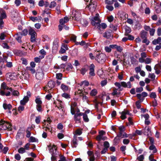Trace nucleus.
<instances>
[{
    "mask_svg": "<svg viewBox=\"0 0 161 161\" xmlns=\"http://www.w3.org/2000/svg\"><path fill=\"white\" fill-rule=\"evenodd\" d=\"M29 34L31 35V42L36 41V33L35 30L30 28L29 30Z\"/></svg>",
    "mask_w": 161,
    "mask_h": 161,
    "instance_id": "obj_4",
    "label": "nucleus"
},
{
    "mask_svg": "<svg viewBox=\"0 0 161 161\" xmlns=\"http://www.w3.org/2000/svg\"><path fill=\"white\" fill-rule=\"evenodd\" d=\"M152 43L154 45L161 44V37H159L157 39L154 40L152 42Z\"/></svg>",
    "mask_w": 161,
    "mask_h": 161,
    "instance_id": "obj_22",
    "label": "nucleus"
},
{
    "mask_svg": "<svg viewBox=\"0 0 161 161\" xmlns=\"http://www.w3.org/2000/svg\"><path fill=\"white\" fill-rule=\"evenodd\" d=\"M94 3V2H93L92 0H90L89 4L90 10L92 12L94 11L96 8V5Z\"/></svg>",
    "mask_w": 161,
    "mask_h": 161,
    "instance_id": "obj_11",
    "label": "nucleus"
},
{
    "mask_svg": "<svg viewBox=\"0 0 161 161\" xmlns=\"http://www.w3.org/2000/svg\"><path fill=\"white\" fill-rule=\"evenodd\" d=\"M28 31L27 29H25L22 32L21 34V35H23L24 36H26L28 34Z\"/></svg>",
    "mask_w": 161,
    "mask_h": 161,
    "instance_id": "obj_50",
    "label": "nucleus"
},
{
    "mask_svg": "<svg viewBox=\"0 0 161 161\" xmlns=\"http://www.w3.org/2000/svg\"><path fill=\"white\" fill-rule=\"evenodd\" d=\"M80 16V14L79 12L75 11L73 12L72 17L73 19L75 20H78Z\"/></svg>",
    "mask_w": 161,
    "mask_h": 161,
    "instance_id": "obj_9",
    "label": "nucleus"
},
{
    "mask_svg": "<svg viewBox=\"0 0 161 161\" xmlns=\"http://www.w3.org/2000/svg\"><path fill=\"white\" fill-rule=\"evenodd\" d=\"M96 139L98 141H104L107 139V137L104 136H97L96 137Z\"/></svg>",
    "mask_w": 161,
    "mask_h": 161,
    "instance_id": "obj_26",
    "label": "nucleus"
},
{
    "mask_svg": "<svg viewBox=\"0 0 161 161\" xmlns=\"http://www.w3.org/2000/svg\"><path fill=\"white\" fill-rule=\"evenodd\" d=\"M135 70L136 73H138L140 72L141 70V67L140 66L136 67L135 68Z\"/></svg>",
    "mask_w": 161,
    "mask_h": 161,
    "instance_id": "obj_59",
    "label": "nucleus"
},
{
    "mask_svg": "<svg viewBox=\"0 0 161 161\" xmlns=\"http://www.w3.org/2000/svg\"><path fill=\"white\" fill-rule=\"evenodd\" d=\"M152 60V59L147 58L144 60V62H145L146 64H149L151 62Z\"/></svg>",
    "mask_w": 161,
    "mask_h": 161,
    "instance_id": "obj_36",
    "label": "nucleus"
},
{
    "mask_svg": "<svg viewBox=\"0 0 161 161\" xmlns=\"http://www.w3.org/2000/svg\"><path fill=\"white\" fill-rule=\"evenodd\" d=\"M82 133L81 130L80 129H77L75 131V134L78 135H80Z\"/></svg>",
    "mask_w": 161,
    "mask_h": 161,
    "instance_id": "obj_55",
    "label": "nucleus"
},
{
    "mask_svg": "<svg viewBox=\"0 0 161 161\" xmlns=\"http://www.w3.org/2000/svg\"><path fill=\"white\" fill-rule=\"evenodd\" d=\"M95 66L93 64H92L89 66V75L90 76H94L95 73H94Z\"/></svg>",
    "mask_w": 161,
    "mask_h": 161,
    "instance_id": "obj_13",
    "label": "nucleus"
},
{
    "mask_svg": "<svg viewBox=\"0 0 161 161\" xmlns=\"http://www.w3.org/2000/svg\"><path fill=\"white\" fill-rule=\"evenodd\" d=\"M149 159L150 161H157L156 159H154V156L153 154H151L150 155Z\"/></svg>",
    "mask_w": 161,
    "mask_h": 161,
    "instance_id": "obj_63",
    "label": "nucleus"
},
{
    "mask_svg": "<svg viewBox=\"0 0 161 161\" xmlns=\"http://www.w3.org/2000/svg\"><path fill=\"white\" fill-rule=\"evenodd\" d=\"M6 122L5 121L1 120L0 121V130H7V127H6Z\"/></svg>",
    "mask_w": 161,
    "mask_h": 161,
    "instance_id": "obj_12",
    "label": "nucleus"
},
{
    "mask_svg": "<svg viewBox=\"0 0 161 161\" xmlns=\"http://www.w3.org/2000/svg\"><path fill=\"white\" fill-rule=\"evenodd\" d=\"M54 103L55 104H57V105H55V106L57 107L59 109H60L62 108V101H58L56 102H55Z\"/></svg>",
    "mask_w": 161,
    "mask_h": 161,
    "instance_id": "obj_23",
    "label": "nucleus"
},
{
    "mask_svg": "<svg viewBox=\"0 0 161 161\" xmlns=\"http://www.w3.org/2000/svg\"><path fill=\"white\" fill-rule=\"evenodd\" d=\"M82 115V113H76L74 115V120L76 123H80L81 117L80 116Z\"/></svg>",
    "mask_w": 161,
    "mask_h": 161,
    "instance_id": "obj_10",
    "label": "nucleus"
},
{
    "mask_svg": "<svg viewBox=\"0 0 161 161\" xmlns=\"http://www.w3.org/2000/svg\"><path fill=\"white\" fill-rule=\"evenodd\" d=\"M0 19H5L7 17L5 11L2 9H0Z\"/></svg>",
    "mask_w": 161,
    "mask_h": 161,
    "instance_id": "obj_17",
    "label": "nucleus"
},
{
    "mask_svg": "<svg viewBox=\"0 0 161 161\" xmlns=\"http://www.w3.org/2000/svg\"><path fill=\"white\" fill-rule=\"evenodd\" d=\"M30 18L31 19V20L33 22H35L38 21V19L37 17H30Z\"/></svg>",
    "mask_w": 161,
    "mask_h": 161,
    "instance_id": "obj_54",
    "label": "nucleus"
},
{
    "mask_svg": "<svg viewBox=\"0 0 161 161\" xmlns=\"http://www.w3.org/2000/svg\"><path fill=\"white\" fill-rule=\"evenodd\" d=\"M116 49L117 51L121 53L123 49L122 47L120 46H118L117 45Z\"/></svg>",
    "mask_w": 161,
    "mask_h": 161,
    "instance_id": "obj_56",
    "label": "nucleus"
},
{
    "mask_svg": "<svg viewBox=\"0 0 161 161\" xmlns=\"http://www.w3.org/2000/svg\"><path fill=\"white\" fill-rule=\"evenodd\" d=\"M144 156L142 155H140L137 158V159L139 161H144Z\"/></svg>",
    "mask_w": 161,
    "mask_h": 161,
    "instance_id": "obj_52",
    "label": "nucleus"
},
{
    "mask_svg": "<svg viewBox=\"0 0 161 161\" xmlns=\"http://www.w3.org/2000/svg\"><path fill=\"white\" fill-rule=\"evenodd\" d=\"M119 134L117 135V136L115 137L114 139V141L115 142L117 140H119L118 137H121L122 138H123L124 137H128L127 134L124 132L125 129L124 126H120L119 127Z\"/></svg>",
    "mask_w": 161,
    "mask_h": 161,
    "instance_id": "obj_2",
    "label": "nucleus"
},
{
    "mask_svg": "<svg viewBox=\"0 0 161 161\" xmlns=\"http://www.w3.org/2000/svg\"><path fill=\"white\" fill-rule=\"evenodd\" d=\"M1 89L3 90L5 89L8 90L9 87L7 86L6 83L3 82L1 84Z\"/></svg>",
    "mask_w": 161,
    "mask_h": 161,
    "instance_id": "obj_29",
    "label": "nucleus"
},
{
    "mask_svg": "<svg viewBox=\"0 0 161 161\" xmlns=\"http://www.w3.org/2000/svg\"><path fill=\"white\" fill-rule=\"evenodd\" d=\"M44 76V73L42 69L40 68H39L37 70L36 73V78L39 80L43 79Z\"/></svg>",
    "mask_w": 161,
    "mask_h": 161,
    "instance_id": "obj_5",
    "label": "nucleus"
},
{
    "mask_svg": "<svg viewBox=\"0 0 161 161\" xmlns=\"http://www.w3.org/2000/svg\"><path fill=\"white\" fill-rule=\"evenodd\" d=\"M72 142L74 147H76L78 144L77 142V139L76 138H74Z\"/></svg>",
    "mask_w": 161,
    "mask_h": 161,
    "instance_id": "obj_45",
    "label": "nucleus"
},
{
    "mask_svg": "<svg viewBox=\"0 0 161 161\" xmlns=\"http://www.w3.org/2000/svg\"><path fill=\"white\" fill-rule=\"evenodd\" d=\"M150 35L151 36H153L155 31L154 29L151 28L149 31Z\"/></svg>",
    "mask_w": 161,
    "mask_h": 161,
    "instance_id": "obj_40",
    "label": "nucleus"
},
{
    "mask_svg": "<svg viewBox=\"0 0 161 161\" xmlns=\"http://www.w3.org/2000/svg\"><path fill=\"white\" fill-rule=\"evenodd\" d=\"M100 22L101 20L99 18V14H97L92 19L91 23L93 26H95L99 30L100 29L101 27L103 29H106L107 27V25L104 23H102L100 24Z\"/></svg>",
    "mask_w": 161,
    "mask_h": 161,
    "instance_id": "obj_1",
    "label": "nucleus"
},
{
    "mask_svg": "<svg viewBox=\"0 0 161 161\" xmlns=\"http://www.w3.org/2000/svg\"><path fill=\"white\" fill-rule=\"evenodd\" d=\"M106 60V56L103 53H100L97 52L95 56V60L98 63H103L105 62Z\"/></svg>",
    "mask_w": 161,
    "mask_h": 161,
    "instance_id": "obj_3",
    "label": "nucleus"
},
{
    "mask_svg": "<svg viewBox=\"0 0 161 161\" xmlns=\"http://www.w3.org/2000/svg\"><path fill=\"white\" fill-rule=\"evenodd\" d=\"M104 146L105 148L108 149L109 147V144L108 142L105 141L104 142Z\"/></svg>",
    "mask_w": 161,
    "mask_h": 161,
    "instance_id": "obj_60",
    "label": "nucleus"
},
{
    "mask_svg": "<svg viewBox=\"0 0 161 161\" xmlns=\"http://www.w3.org/2000/svg\"><path fill=\"white\" fill-rule=\"evenodd\" d=\"M3 107L5 109H8L9 110L11 109L12 108V106L10 104H7L6 103H4L3 104Z\"/></svg>",
    "mask_w": 161,
    "mask_h": 161,
    "instance_id": "obj_27",
    "label": "nucleus"
},
{
    "mask_svg": "<svg viewBox=\"0 0 161 161\" xmlns=\"http://www.w3.org/2000/svg\"><path fill=\"white\" fill-rule=\"evenodd\" d=\"M55 84V83L53 81H50L48 82L47 86L45 87L44 90L45 91L51 90L54 87Z\"/></svg>",
    "mask_w": 161,
    "mask_h": 161,
    "instance_id": "obj_7",
    "label": "nucleus"
},
{
    "mask_svg": "<svg viewBox=\"0 0 161 161\" xmlns=\"http://www.w3.org/2000/svg\"><path fill=\"white\" fill-rule=\"evenodd\" d=\"M125 36L128 35L131 31L130 28L128 27H126L125 28Z\"/></svg>",
    "mask_w": 161,
    "mask_h": 161,
    "instance_id": "obj_31",
    "label": "nucleus"
},
{
    "mask_svg": "<svg viewBox=\"0 0 161 161\" xmlns=\"http://www.w3.org/2000/svg\"><path fill=\"white\" fill-rule=\"evenodd\" d=\"M35 102L37 104V105H42V102L40 98H36L35 100Z\"/></svg>",
    "mask_w": 161,
    "mask_h": 161,
    "instance_id": "obj_39",
    "label": "nucleus"
},
{
    "mask_svg": "<svg viewBox=\"0 0 161 161\" xmlns=\"http://www.w3.org/2000/svg\"><path fill=\"white\" fill-rule=\"evenodd\" d=\"M87 70V69L86 68H83L80 70V73L82 75H84Z\"/></svg>",
    "mask_w": 161,
    "mask_h": 161,
    "instance_id": "obj_51",
    "label": "nucleus"
},
{
    "mask_svg": "<svg viewBox=\"0 0 161 161\" xmlns=\"http://www.w3.org/2000/svg\"><path fill=\"white\" fill-rule=\"evenodd\" d=\"M112 36L111 31H107L103 34V36L108 39L110 38Z\"/></svg>",
    "mask_w": 161,
    "mask_h": 161,
    "instance_id": "obj_19",
    "label": "nucleus"
},
{
    "mask_svg": "<svg viewBox=\"0 0 161 161\" xmlns=\"http://www.w3.org/2000/svg\"><path fill=\"white\" fill-rule=\"evenodd\" d=\"M36 108L37 110L39 112H41L42 111V105H37Z\"/></svg>",
    "mask_w": 161,
    "mask_h": 161,
    "instance_id": "obj_37",
    "label": "nucleus"
},
{
    "mask_svg": "<svg viewBox=\"0 0 161 161\" xmlns=\"http://www.w3.org/2000/svg\"><path fill=\"white\" fill-rule=\"evenodd\" d=\"M144 132L145 135H148L149 132H150L149 128H145L144 129Z\"/></svg>",
    "mask_w": 161,
    "mask_h": 161,
    "instance_id": "obj_46",
    "label": "nucleus"
},
{
    "mask_svg": "<svg viewBox=\"0 0 161 161\" xmlns=\"http://www.w3.org/2000/svg\"><path fill=\"white\" fill-rule=\"evenodd\" d=\"M149 147V149L150 150H153V153H155L157 152V149L155 148V146L153 145V144H151Z\"/></svg>",
    "mask_w": 161,
    "mask_h": 161,
    "instance_id": "obj_30",
    "label": "nucleus"
},
{
    "mask_svg": "<svg viewBox=\"0 0 161 161\" xmlns=\"http://www.w3.org/2000/svg\"><path fill=\"white\" fill-rule=\"evenodd\" d=\"M41 117L40 116H38L36 117L35 119L36 122L37 124H39L40 122Z\"/></svg>",
    "mask_w": 161,
    "mask_h": 161,
    "instance_id": "obj_53",
    "label": "nucleus"
},
{
    "mask_svg": "<svg viewBox=\"0 0 161 161\" xmlns=\"http://www.w3.org/2000/svg\"><path fill=\"white\" fill-rule=\"evenodd\" d=\"M141 57L139 59V61L140 63H143L144 58L147 57L146 53L145 52H142L141 53Z\"/></svg>",
    "mask_w": 161,
    "mask_h": 161,
    "instance_id": "obj_16",
    "label": "nucleus"
},
{
    "mask_svg": "<svg viewBox=\"0 0 161 161\" xmlns=\"http://www.w3.org/2000/svg\"><path fill=\"white\" fill-rule=\"evenodd\" d=\"M118 89L116 88H114L113 89V92L112 93L113 95H115L118 94Z\"/></svg>",
    "mask_w": 161,
    "mask_h": 161,
    "instance_id": "obj_58",
    "label": "nucleus"
},
{
    "mask_svg": "<svg viewBox=\"0 0 161 161\" xmlns=\"http://www.w3.org/2000/svg\"><path fill=\"white\" fill-rule=\"evenodd\" d=\"M22 36L21 33L19 32L15 35L16 39L20 43L22 42L21 40Z\"/></svg>",
    "mask_w": 161,
    "mask_h": 161,
    "instance_id": "obj_21",
    "label": "nucleus"
},
{
    "mask_svg": "<svg viewBox=\"0 0 161 161\" xmlns=\"http://www.w3.org/2000/svg\"><path fill=\"white\" fill-rule=\"evenodd\" d=\"M57 5L56 2L54 1H52L51 2L49 6L50 8H53L55 7Z\"/></svg>",
    "mask_w": 161,
    "mask_h": 161,
    "instance_id": "obj_35",
    "label": "nucleus"
},
{
    "mask_svg": "<svg viewBox=\"0 0 161 161\" xmlns=\"http://www.w3.org/2000/svg\"><path fill=\"white\" fill-rule=\"evenodd\" d=\"M44 5V1L43 0L40 1L38 3V5L40 7H42Z\"/></svg>",
    "mask_w": 161,
    "mask_h": 161,
    "instance_id": "obj_61",
    "label": "nucleus"
},
{
    "mask_svg": "<svg viewBox=\"0 0 161 161\" xmlns=\"http://www.w3.org/2000/svg\"><path fill=\"white\" fill-rule=\"evenodd\" d=\"M82 115L83 116L84 120L86 122H88L89 121V119L86 114L85 113H82Z\"/></svg>",
    "mask_w": 161,
    "mask_h": 161,
    "instance_id": "obj_32",
    "label": "nucleus"
},
{
    "mask_svg": "<svg viewBox=\"0 0 161 161\" xmlns=\"http://www.w3.org/2000/svg\"><path fill=\"white\" fill-rule=\"evenodd\" d=\"M82 92L83 91L81 90H79L75 92V95H79L80 96H82L83 95Z\"/></svg>",
    "mask_w": 161,
    "mask_h": 161,
    "instance_id": "obj_44",
    "label": "nucleus"
},
{
    "mask_svg": "<svg viewBox=\"0 0 161 161\" xmlns=\"http://www.w3.org/2000/svg\"><path fill=\"white\" fill-rule=\"evenodd\" d=\"M44 129H45V130L47 131V130L51 133H52V128L50 125V124L48 123H46L45 120H44Z\"/></svg>",
    "mask_w": 161,
    "mask_h": 161,
    "instance_id": "obj_8",
    "label": "nucleus"
},
{
    "mask_svg": "<svg viewBox=\"0 0 161 161\" xmlns=\"http://www.w3.org/2000/svg\"><path fill=\"white\" fill-rule=\"evenodd\" d=\"M6 124L7 125H6V127H7V130H12L11 125L10 123L6 122Z\"/></svg>",
    "mask_w": 161,
    "mask_h": 161,
    "instance_id": "obj_47",
    "label": "nucleus"
},
{
    "mask_svg": "<svg viewBox=\"0 0 161 161\" xmlns=\"http://www.w3.org/2000/svg\"><path fill=\"white\" fill-rule=\"evenodd\" d=\"M26 152V150L24 148L21 147L18 150V152L20 154H23Z\"/></svg>",
    "mask_w": 161,
    "mask_h": 161,
    "instance_id": "obj_34",
    "label": "nucleus"
},
{
    "mask_svg": "<svg viewBox=\"0 0 161 161\" xmlns=\"http://www.w3.org/2000/svg\"><path fill=\"white\" fill-rule=\"evenodd\" d=\"M28 100L29 97L27 96H25L23 98V100L20 101V103L22 105H25Z\"/></svg>",
    "mask_w": 161,
    "mask_h": 161,
    "instance_id": "obj_20",
    "label": "nucleus"
},
{
    "mask_svg": "<svg viewBox=\"0 0 161 161\" xmlns=\"http://www.w3.org/2000/svg\"><path fill=\"white\" fill-rule=\"evenodd\" d=\"M26 69L27 71H30L32 74H34L35 73V70L34 68L31 67H26Z\"/></svg>",
    "mask_w": 161,
    "mask_h": 161,
    "instance_id": "obj_28",
    "label": "nucleus"
},
{
    "mask_svg": "<svg viewBox=\"0 0 161 161\" xmlns=\"http://www.w3.org/2000/svg\"><path fill=\"white\" fill-rule=\"evenodd\" d=\"M61 88L64 92H67L69 89V87L63 84H61Z\"/></svg>",
    "mask_w": 161,
    "mask_h": 161,
    "instance_id": "obj_25",
    "label": "nucleus"
},
{
    "mask_svg": "<svg viewBox=\"0 0 161 161\" xmlns=\"http://www.w3.org/2000/svg\"><path fill=\"white\" fill-rule=\"evenodd\" d=\"M2 46L4 48H6L7 49H9V46L6 43L4 42L2 44Z\"/></svg>",
    "mask_w": 161,
    "mask_h": 161,
    "instance_id": "obj_49",
    "label": "nucleus"
},
{
    "mask_svg": "<svg viewBox=\"0 0 161 161\" xmlns=\"http://www.w3.org/2000/svg\"><path fill=\"white\" fill-rule=\"evenodd\" d=\"M127 115L131 116V114L130 113L128 110H124V111L121 113L120 118L121 119L124 120L126 118V115Z\"/></svg>",
    "mask_w": 161,
    "mask_h": 161,
    "instance_id": "obj_6",
    "label": "nucleus"
},
{
    "mask_svg": "<svg viewBox=\"0 0 161 161\" xmlns=\"http://www.w3.org/2000/svg\"><path fill=\"white\" fill-rule=\"evenodd\" d=\"M147 32L144 31H142L140 33V36L142 39L147 37Z\"/></svg>",
    "mask_w": 161,
    "mask_h": 161,
    "instance_id": "obj_24",
    "label": "nucleus"
},
{
    "mask_svg": "<svg viewBox=\"0 0 161 161\" xmlns=\"http://www.w3.org/2000/svg\"><path fill=\"white\" fill-rule=\"evenodd\" d=\"M12 95L14 96H18L19 95V93L17 91L13 90L12 92Z\"/></svg>",
    "mask_w": 161,
    "mask_h": 161,
    "instance_id": "obj_43",
    "label": "nucleus"
},
{
    "mask_svg": "<svg viewBox=\"0 0 161 161\" xmlns=\"http://www.w3.org/2000/svg\"><path fill=\"white\" fill-rule=\"evenodd\" d=\"M77 103L74 102L72 103L71 106V112L73 114H74L75 113V109H77Z\"/></svg>",
    "mask_w": 161,
    "mask_h": 161,
    "instance_id": "obj_15",
    "label": "nucleus"
},
{
    "mask_svg": "<svg viewBox=\"0 0 161 161\" xmlns=\"http://www.w3.org/2000/svg\"><path fill=\"white\" fill-rule=\"evenodd\" d=\"M148 77L153 80H154L155 78V75L154 73H150L148 75Z\"/></svg>",
    "mask_w": 161,
    "mask_h": 161,
    "instance_id": "obj_42",
    "label": "nucleus"
},
{
    "mask_svg": "<svg viewBox=\"0 0 161 161\" xmlns=\"http://www.w3.org/2000/svg\"><path fill=\"white\" fill-rule=\"evenodd\" d=\"M97 91L96 89L92 90L90 92V95L91 96H96L97 93Z\"/></svg>",
    "mask_w": 161,
    "mask_h": 161,
    "instance_id": "obj_33",
    "label": "nucleus"
},
{
    "mask_svg": "<svg viewBox=\"0 0 161 161\" xmlns=\"http://www.w3.org/2000/svg\"><path fill=\"white\" fill-rule=\"evenodd\" d=\"M25 107L23 106H19L18 108V111L20 113H21V112L24 110Z\"/></svg>",
    "mask_w": 161,
    "mask_h": 161,
    "instance_id": "obj_57",
    "label": "nucleus"
},
{
    "mask_svg": "<svg viewBox=\"0 0 161 161\" xmlns=\"http://www.w3.org/2000/svg\"><path fill=\"white\" fill-rule=\"evenodd\" d=\"M21 60L22 61V63L23 64L25 65H27L28 64V62L27 59L25 58H22L21 59Z\"/></svg>",
    "mask_w": 161,
    "mask_h": 161,
    "instance_id": "obj_41",
    "label": "nucleus"
},
{
    "mask_svg": "<svg viewBox=\"0 0 161 161\" xmlns=\"http://www.w3.org/2000/svg\"><path fill=\"white\" fill-rule=\"evenodd\" d=\"M111 48L110 46L108 47L106 46L105 47V51L108 53H110L111 52Z\"/></svg>",
    "mask_w": 161,
    "mask_h": 161,
    "instance_id": "obj_48",
    "label": "nucleus"
},
{
    "mask_svg": "<svg viewBox=\"0 0 161 161\" xmlns=\"http://www.w3.org/2000/svg\"><path fill=\"white\" fill-rule=\"evenodd\" d=\"M69 18L67 17H65L63 19H62L60 20L59 22L60 24L63 25L64 24L66 23L69 20Z\"/></svg>",
    "mask_w": 161,
    "mask_h": 161,
    "instance_id": "obj_18",
    "label": "nucleus"
},
{
    "mask_svg": "<svg viewBox=\"0 0 161 161\" xmlns=\"http://www.w3.org/2000/svg\"><path fill=\"white\" fill-rule=\"evenodd\" d=\"M60 160L58 161H65L66 160V158L65 157L62 155H60Z\"/></svg>",
    "mask_w": 161,
    "mask_h": 161,
    "instance_id": "obj_64",
    "label": "nucleus"
},
{
    "mask_svg": "<svg viewBox=\"0 0 161 161\" xmlns=\"http://www.w3.org/2000/svg\"><path fill=\"white\" fill-rule=\"evenodd\" d=\"M142 42L143 43H146L147 45H148L149 43V41L147 39V37L142 39Z\"/></svg>",
    "mask_w": 161,
    "mask_h": 161,
    "instance_id": "obj_38",
    "label": "nucleus"
},
{
    "mask_svg": "<svg viewBox=\"0 0 161 161\" xmlns=\"http://www.w3.org/2000/svg\"><path fill=\"white\" fill-rule=\"evenodd\" d=\"M76 37L74 35H72L70 37V39L71 41H73L76 43Z\"/></svg>",
    "mask_w": 161,
    "mask_h": 161,
    "instance_id": "obj_62",
    "label": "nucleus"
},
{
    "mask_svg": "<svg viewBox=\"0 0 161 161\" xmlns=\"http://www.w3.org/2000/svg\"><path fill=\"white\" fill-rule=\"evenodd\" d=\"M154 69L155 70L156 74L158 75L161 72V65L160 64H156L154 67Z\"/></svg>",
    "mask_w": 161,
    "mask_h": 161,
    "instance_id": "obj_14",
    "label": "nucleus"
}]
</instances>
